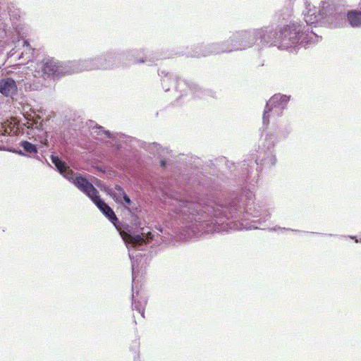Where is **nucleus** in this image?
<instances>
[{"mask_svg": "<svg viewBox=\"0 0 361 361\" xmlns=\"http://www.w3.org/2000/svg\"><path fill=\"white\" fill-rule=\"evenodd\" d=\"M239 176L242 185L238 196L221 200L206 199L176 200V218L182 221L183 231L188 238L204 233H220L234 230L259 228L271 218L265 202H253L254 185L247 180L246 175Z\"/></svg>", "mask_w": 361, "mask_h": 361, "instance_id": "nucleus-1", "label": "nucleus"}, {"mask_svg": "<svg viewBox=\"0 0 361 361\" xmlns=\"http://www.w3.org/2000/svg\"><path fill=\"white\" fill-rule=\"evenodd\" d=\"M288 133L283 135L268 133L266 135L264 141L259 145L258 157L251 154L247 156L243 162L238 166L233 162H231L226 157H219L214 161H209L205 165L204 170L213 176L217 175V169L223 170L228 169L230 171H235V173L246 175V178L250 183L255 185L259 180V171L262 167L271 168L276 163V157L274 154V142L277 137H286Z\"/></svg>", "mask_w": 361, "mask_h": 361, "instance_id": "nucleus-2", "label": "nucleus"}, {"mask_svg": "<svg viewBox=\"0 0 361 361\" xmlns=\"http://www.w3.org/2000/svg\"><path fill=\"white\" fill-rule=\"evenodd\" d=\"M256 39L262 46L277 47L279 49L297 51L302 47L319 42L322 37L314 32H302L301 25L296 23L283 27L279 31L273 26L255 29Z\"/></svg>", "mask_w": 361, "mask_h": 361, "instance_id": "nucleus-3", "label": "nucleus"}, {"mask_svg": "<svg viewBox=\"0 0 361 361\" xmlns=\"http://www.w3.org/2000/svg\"><path fill=\"white\" fill-rule=\"evenodd\" d=\"M152 239L151 234H147L145 236L142 235H133L129 237L128 240L126 242V246L130 249V247L134 248L136 250H144V247L146 246L147 243ZM142 255L141 253L134 254V252L129 250V257L131 260L132 265V277H133V286H132V307L133 310H136L142 317H145V309L147 305V300L144 298H137L139 295V291L135 290V268L137 266V259L141 258Z\"/></svg>", "mask_w": 361, "mask_h": 361, "instance_id": "nucleus-4", "label": "nucleus"}, {"mask_svg": "<svg viewBox=\"0 0 361 361\" xmlns=\"http://www.w3.org/2000/svg\"><path fill=\"white\" fill-rule=\"evenodd\" d=\"M141 51L137 49L126 50V51H117L110 50L106 51L104 54L106 56V63L104 65L108 69L114 68L120 65L128 66L130 64H137L146 63L149 66L155 64L154 57L150 54L143 53L142 56H139Z\"/></svg>", "mask_w": 361, "mask_h": 361, "instance_id": "nucleus-5", "label": "nucleus"}, {"mask_svg": "<svg viewBox=\"0 0 361 361\" xmlns=\"http://www.w3.org/2000/svg\"><path fill=\"white\" fill-rule=\"evenodd\" d=\"M75 186L89 197L102 214L114 225L118 221L113 209L99 195L98 190L84 177H78L75 180Z\"/></svg>", "mask_w": 361, "mask_h": 361, "instance_id": "nucleus-6", "label": "nucleus"}, {"mask_svg": "<svg viewBox=\"0 0 361 361\" xmlns=\"http://www.w3.org/2000/svg\"><path fill=\"white\" fill-rule=\"evenodd\" d=\"M158 74L161 77V85L165 92L169 91L171 86L173 85L174 86L176 92H180L181 93L182 92H185L186 90H188L196 97H202L203 95L208 93L207 90H203L198 86V85L192 82L180 80L178 78L176 75L166 72V71L159 70Z\"/></svg>", "mask_w": 361, "mask_h": 361, "instance_id": "nucleus-7", "label": "nucleus"}, {"mask_svg": "<svg viewBox=\"0 0 361 361\" xmlns=\"http://www.w3.org/2000/svg\"><path fill=\"white\" fill-rule=\"evenodd\" d=\"M324 25L331 28L343 27L344 7L335 0H324L319 8Z\"/></svg>", "mask_w": 361, "mask_h": 361, "instance_id": "nucleus-8", "label": "nucleus"}, {"mask_svg": "<svg viewBox=\"0 0 361 361\" xmlns=\"http://www.w3.org/2000/svg\"><path fill=\"white\" fill-rule=\"evenodd\" d=\"M69 66L54 60V59H44L37 65L35 73L38 77L43 79H59L62 76L71 74Z\"/></svg>", "mask_w": 361, "mask_h": 361, "instance_id": "nucleus-9", "label": "nucleus"}, {"mask_svg": "<svg viewBox=\"0 0 361 361\" xmlns=\"http://www.w3.org/2000/svg\"><path fill=\"white\" fill-rule=\"evenodd\" d=\"M289 101L290 97L285 94H276L272 96L267 102L264 111L263 125H268L270 116H281L283 110L286 109Z\"/></svg>", "mask_w": 361, "mask_h": 361, "instance_id": "nucleus-10", "label": "nucleus"}, {"mask_svg": "<svg viewBox=\"0 0 361 361\" xmlns=\"http://www.w3.org/2000/svg\"><path fill=\"white\" fill-rule=\"evenodd\" d=\"M3 4V1H0V52L4 47L15 44L16 42H19L20 38L23 37L18 28H16L15 32L8 33L4 18L5 14L1 11Z\"/></svg>", "mask_w": 361, "mask_h": 361, "instance_id": "nucleus-11", "label": "nucleus"}, {"mask_svg": "<svg viewBox=\"0 0 361 361\" xmlns=\"http://www.w3.org/2000/svg\"><path fill=\"white\" fill-rule=\"evenodd\" d=\"M255 29L236 31L232 34V40H234L235 49L243 51L252 47L256 42Z\"/></svg>", "mask_w": 361, "mask_h": 361, "instance_id": "nucleus-12", "label": "nucleus"}, {"mask_svg": "<svg viewBox=\"0 0 361 361\" xmlns=\"http://www.w3.org/2000/svg\"><path fill=\"white\" fill-rule=\"evenodd\" d=\"M305 5L307 11L304 13V20L307 25H324L323 18L319 9L312 6L309 0H305Z\"/></svg>", "mask_w": 361, "mask_h": 361, "instance_id": "nucleus-13", "label": "nucleus"}, {"mask_svg": "<svg viewBox=\"0 0 361 361\" xmlns=\"http://www.w3.org/2000/svg\"><path fill=\"white\" fill-rule=\"evenodd\" d=\"M291 17L292 10L289 8H283L276 14V18H277V22L283 25L288 23V24L284 25L283 27L290 25L291 23H296L297 25H301L302 32L310 33L311 32H313L312 30H310L307 25L305 26L300 23L291 20Z\"/></svg>", "mask_w": 361, "mask_h": 361, "instance_id": "nucleus-14", "label": "nucleus"}, {"mask_svg": "<svg viewBox=\"0 0 361 361\" xmlns=\"http://www.w3.org/2000/svg\"><path fill=\"white\" fill-rule=\"evenodd\" d=\"M218 42L207 44H200L195 47L192 53L190 54L192 57L208 56L212 54H220Z\"/></svg>", "mask_w": 361, "mask_h": 361, "instance_id": "nucleus-15", "label": "nucleus"}, {"mask_svg": "<svg viewBox=\"0 0 361 361\" xmlns=\"http://www.w3.org/2000/svg\"><path fill=\"white\" fill-rule=\"evenodd\" d=\"M18 91L16 82L11 78L0 80V93L5 97H12Z\"/></svg>", "mask_w": 361, "mask_h": 361, "instance_id": "nucleus-16", "label": "nucleus"}, {"mask_svg": "<svg viewBox=\"0 0 361 361\" xmlns=\"http://www.w3.org/2000/svg\"><path fill=\"white\" fill-rule=\"evenodd\" d=\"M94 66L92 63V58H89L84 60L75 61L71 63V66H69L71 69V74L78 73L85 71H92Z\"/></svg>", "mask_w": 361, "mask_h": 361, "instance_id": "nucleus-17", "label": "nucleus"}, {"mask_svg": "<svg viewBox=\"0 0 361 361\" xmlns=\"http://www.w3.org/2000/svg\"><path fill=\"white\" fill-rule=\"evenodd\" d=\"M106 192L117 203H123V197L126 195L124 189L119 185L108 188Z\"/></svg>", "mask_w": 361, "mask_h": 361, "instance_id": "nucleus-18", "label": "nucleus"}, {"mask_svg": "<svg viewBox=\"0 0 361 361\" xmlns=\"http://www.w3.org/2000/svg\"><path fill=\"white\" fill-rule=\"evenodd\" d=\"M219 54L222 53H231L237 51L234 40H232V35L227 39L221 42H218Z\"/></svg>", "mask_w": 361, "mask_h": 361, "instance_id": "nucleus-19", "label": "nucleus"}, {"mask_svg": "<svg viewBox=\"0 0 361 361\" xmlns=\"http://www.w3.org/2000/svg\"><path fill=\"white\" fill-rule=\"evenodd\" d=\"M23 82V86L25 91H35L41 90L44 85L40 82L38 79H35L33 81L26 79L22 80L21 82H18L19 84Z\"/></svg>", "mask_w": 361, "mask_h": 361, "instance_id": "nucleus-20", "label": "nucleus"}, {"mask_svg": "<svg viewBox=\"0 0 361 361\" xmlns=\"http://www.w3.org/2000/svg\"><path fill=\"white\" fill-rule=\"evenodd\" d=\"M92 125H93V122L92 121H90L88 128L92 129V134L95 133L97 135H102L104 134L109 138H112V139L115 138L114 134L111 133L109 130H105L102 126H97V125H95V126H92Z\"/></svg>", "mask_w": 361, "mask_h": 361, "instance_id": "nucleus-21", "label": "nucleus"}, {"mask_svg": "<svg viewBox=\"0 0 361 361\" xmlns=\"http://www.w3.org/2000/svg\"><path fill=\"white\" fill-rule=\"evenodd\" d=\"M19 145L23 149L25 153L30 154L37 153V144H32L28 141L23 140L19 143Z\"/></svg>", "mask_w": 361, "mask_h": 361, "instance_id": "nucleus-22", "label": "nucleus"}, {"mask_svg": "<svg viewBox=\"0 0 361 361\" xmlns=\"http://www.w3.org/2000/svg\"><path fill=\"white\" fill-rule=\"evenodd\" d=\"M51 160L60 173H63L64 171L67 169L68 166L59 157L52 154L51 156Z\"/></svg>", "mask_w": 361, "mask_h": 361, "instance_id": "nucleus-23", "label": "nucleus"}, {"mask_svg": "<svg viewBox=\"0 0 361 361\" xmlns=\"http://www.w3.org/2000/svg\"><path fill=\"white\" fill-rule=\"evenodd\" d=\"M37 132L38 133L34 135L35 141L38 142L43 146H48L47 133L40 129H37Z\"/></svg>", "mask_w": 361, "mask_h": 361, "instance_id": "nucleus-24", "label": "nucleus"}, {"mask_svg": "<svg viewBox=\"0 0 361 361\" xmlns=\"http://www.w3.org/2000/svg\"><path fill=\"white\" fill-rule=\"evenodd\" d=\"M8 13L11 19H18L20 18V11L19 8H16L13 4L7 6Z\"/></svg>", "mask_w": 361, "mask_h": 361, "instance_id": "nucleus-25", "label": "nucleus"}, {"mask_svg": "<svg viewBox=\"0 0 361 361\" xmlns=\"http://www.w3.org/2000/svg\"><path fill=\"white\" fill-rule=\"evenodd\" d=\"M61 174L63 175V177H65L66 179L71 180L74 183L75 185V180L78 177H82L81 176H75V173H73V171L72 170H71L68 167H67V169L66 171H64V172L63 173H61Z\"/></svg>", "mask_w": 361, "mask_h": 361, "instance_id": "nucleus-26", "label": "nucleus"}, {"mask_svg": "<svg viewBox=\"0 0 361 361\" xmlns=\"http://www.w3.org/2000/svg\"><path fill=\"white\" fill-rule=\"evenodd\" d=\"M79 124H80V126L83 125L82 121H80ZM84 128H85L84 126H82V128L80 127L78 129H77L76 128H73L74 133H72V135L78 137L80 134H82Z\"/></svg>", "mask_w": 361, "mask_h": 361, "instance_id": "nucleus-27", "label": "nucleus"}, {"mask_svg": "<svg viewBox=\"0 0 361 361\" xmlns=\"http://www.w3.org/2000/svg\"><path fill=\"white\" fill-rule=\"evenodd\" d=\"M99 61H100V56H97L95 58H92V63L94 66L93 67V70L101 69L100 64H99Z\"/></svg>", "mask_w": 361, "mask_h": 361, "instance_id": "nucleus-28", "label": "nucleus"}, {"mask_svg": "<svg viewBox=\"0 0 361 361\" xmlns=\"http://www.w3.org/2000/svg\"><path fill=\"white\" fill-rule=\"evenodd\" d=\"M8 129L2 123H0V136L8 135Z\"/></svg>", "mask_w": 361, "mask_h": 361, "instance_id": "nucleus-29", "label": "nucleus"}, {"mask_svg": "<svg viewBox=\"0 0 361 361\" xmlns=\"http://www.w3.org/2000/svg\"><path fill=\"white\" fill-rule=\"evenodd\" d=\"M100 61H99V64H100V67H101V69H108L107 67L104 66V63H106V61L105 60L106 59V56H105V54H102V55H100Z\"/></svg>", "mask_w": 361, "mask_h": 361, "instance_id": "nucleus-30", "label": "nucleus"}, {"mask_svg": "<svg viewBox=\"0 0 361 361\" xmlns=\"http://www.w3.org/2000/svg\"><path fill=\"white\" fill-rule=\"evenodd\" d=\"M121 204L125 206L130 205L132 204V201L127 194L123 197V203Z\"/></svg>", "mask_w": 361, "mask_h": 361, "instance_id": "nucleus-31", "label": "nucleus"}, {"mask_svg": "<svg viewBox=\"0 0 361 361\" xmlns=\"http://www.w3.org/2000/svg\"><path fill=\"white\" fill-rule=\"evenodd\" d=\"M9 151L21 156H26V154L25 153L24 150L23 151L21 149H9Z\"/></svg>", "mask_w": 361, "mask_h": 361, "instance_id": "nucleus-32", "label": "nucleus"}, {"mask_svg": "<svg viewBox=\"0 0 361 361\" xmlns=\"http://www.w3.org/2000/svg\"><path fill=\"white\" fill-rule=\"evenodd\" d=\"M277 228L275 227L274 228H272L271 230L273 231H276ZM278 229H283V230H288V231H292L293 232H295V233H301L302 232V231L300 230H293V229H290V228H281V227H278Z\"/></svg>", "mask_w": 361, "mask_h": 361, "instance_id": "nucleus-33", "label": "nucleus"}, {"mask_svg": "<svg viewBox=\"0 0 361 361\" xmlns=\"http://www.w3.org/2000/svg\"><path fill=\"white\" fill-rule=\"evenodd\" d=\"M166 164L167 163L166 160L162 159L160 161V166L161 168L164 169L166 166Z\"/></svg>", "mask_w": 361, "mask_h": 361, "instance_id": "nucleus-34", "label": "nucleus"}, {"mask_svg": "<svg viewBox=\"0 0 361 361\" xmlns=\"http://www.w3.org/2000/svg\"><path fill=\"white\" fill-rule=\"evenodd\" d=\"M348 238L355 239L356 243L358 242V240L356 238V236L349 235Z\"/></svg>", "mask_w": 361, "mask_h": 361, "instance_id": "nucleus-35", "label": "nucleus"}, {"mask_svg": "<svg viewBox=\"0 0 361 361\" xmlns=\"http://www.w3.org/2000/svg\"><path fill=\"white\" fill-rule=\"evenodd\" d=\"M23 45H24V46H25V45H26L27 47H28V46H29V44L27 43V42L26 40H25V41H23Z\"/></svg>", "mask_w": 361, "mask_h": 361, "instance_id": "nucleus-36", "label": "nucleus"}, {"mask_svg": "<svg viewBox=\"0 0 361 361\" xmlns=\"http://www.w3.org/2000/svg\"><path fill=\"white\" fill-rule=\"evenodd\" d=\"M4 147H0V150H4Z\"/></svg>", "mask_w": 361, "mask_h": 361, "instance_id": "nucleus-37", "label": "nucleus"}]
</instances>
